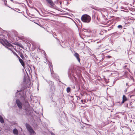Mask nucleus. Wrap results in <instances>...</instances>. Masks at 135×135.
Instances as JSON below:
<instances>
[{
    "instance_id": "1",
    "label": "nucleus",
    "mask_w": 135,
    "mask_h": 135,
    "mask_svg": "<svg viewBox=\"0 0 135 135\" xmlns=\"http://www.w3.org/2000/svg\"><path fill=\"white\" fill-rule=\"evenodd\" d=\"M0 42L3 45L7 46V48L12 51L13 48V46L5 39H0Z\"/></svg>"
},
{
    "instance_id": "2",
    "label": "nucleus",
    "mask_w": 135,
    "mask_h": 135,
    "mask_svg": "<svg viewBox=\"0 0 135 135\" xmlns=\"http://www.w3.org/2000/svg\"><path fill=\"white\" fill-rule=\"evenodd\" d=\"M82 21L86 23L89 22L91 20V17L87 15H84L81 17Z\"/></svg>"
},
{
    "instance_id": "3",
    "label": "nucleus",
    "mask_w": 135,
    "mask_h": 135,
    "mask_svg": "<svg viewBox=\"0 0 135 135\" xmlns=\"http://www.w3.org/2000/svg\"><path fill=\"white\" fill-rule=\"evenodd\" d=\"M26 127L28 131L30 133V135H35V131L32 129L30 126L28 124H26Z\"/></svg>"
},
{
    "instance_id": "4",
    "label": "nucleus",
    "mask_w": 135,
    "mask_h": 135,
    "mask_svg": "<svg viewBox=\"0 0 135 135\" xmlns=\"http://www.w3.org/2000/svg\"><path fill=\"white\" fill-rule=\"evenodd\" d=\"M16 103L18 107L20 109H22V104L19 100H16Z\"/></svg>"
},
{
    "instance_id": "5",
    "label": "nucleus",
    "mask_w": 135,
    "mask_h": 135,
    "mask_svg": "<svg viewBox=\"0 0 135 135\" xmlns=\"http://www.w3.org/2000/svg\"><path fill=\"white\" fill-rule=\"evenodd\" d=\"M48 3L51 6H53L54 4L51 0H46Z\"/></svg>"
},
{
    "instance_id": "6",
    "label": "nucleus",
    "mask_w": 135,
    "mask_h": 135,
    "mask_svg": "<svg viewBox=\"0 0 135 135\" xmlns=\"http://www.w3.org/2000/svg\"><path fill=\"white\" fill-rule=\"evenodd\" d=\"M74 56L76 58L79 62H80V60L79 55L76 52L74 54Z\"/></svg>"
},
{
    "instance_id": "7",
    "label": "nucleus",
    "mask_w": 135,
    "mask_h": 135,
    "mask_svg": "<svg viewBox=\"0 0 135 135\" xmlns=\"http://www.w3.org/2000/svg\"><path fill=\"white\" fill-rule=\"evenodd\" d=\"M127 99L125 96L124 95H123V100L122 102V103L123 104L124 103V102L127 101Z\"/></svg>"
},
{
    "instance_id": "8",
    "label": "nucleus",
    "mask_w": 135,
    "mask_h": 135,
    "mask_svg": "<svg viewBox=\"0 0 135 135\" xmlns=\"http://www.w3.org/2000/svg\"><path fill=\"white\" fill-rule=\"evenodd\" d=\"M19 61H20V63H21V64L22 65L23 67H24V66H25V64H24V62L20 58L19 59Z\"/></svg>"
},
{
    "instance_id": "9",
    "label": "nucleus",
    "mask_w": 135,
    "mask_h": 135,
    "mask_svg": "<svg viewBox=\"0 0 135 135\" xmlns=\"http://www.w3.org/2000/svg\"><path fill=\"white\" fill-rule=\"evenodd\" d=\"M13 133L17 135L18 134V132L17 129H15L13 130Z\"/></svg>"
},
{
    "instance_id": "10",
    "label": "nucleus",
    "mask_w": 135,
    "mask_h": 135,
    "mask_svg": "<svg viewBox=\"0 0 135 135\" xmlns=\"http://www.w3.org/2000/svg\"><path fill=\"white\" fill-rule=\"evenodd\" d=\"M0 122L2 123H4V121L3 118L1 115H0Z\"/></svg>"
},
{
    "instance_id": "11",
    "label": "nucleus",
    "mask_w": 135,
    "mask_h": 135,
    "mask_svg": "<svg viewBox=\"0 0 135 135\" xmlns=\"http://www.w3.org/2000/svg\"><path fill=\"white\" fill-rule=\"evenodd\" d=\"M70 87H68L67 88L66 91H67V92L68 93H69L70 91Z\"/></svg>"
},
{
    "instance_id": "12",
    "label": "nucleus",
    "mask_w": 135,
    "mask_h": 135,
    "mask_svg": "<svg viewBox=\"0 0 135 135\" xmlns=\"http://www.w3.org/2000/svg\"><path fill=\"white\" fill-rule=\"evenodd\" d=\"M118 28H122V26L121 25H119L118 26Z\"/></svg>"
},
{
    "instance_id": "13",
    "label": "nucleus",
    "mask_w": 135,
    "mask_h": 135,
    "mask_svg": "<svg viewBox=\"0 0 135 135\" xmlns=\"http://www.w3.org/2000/svg\"><path fill=\"white\" fill-rule=\"evenodd\" d=\"M81 102L83 103V100H81Z\"/></svg>"
},
{
    "instance_id": "14",
    "label": "nucleus",
    "mask_w": 135,
    "mask_h": 135,
    "mask_svg": "<svg viewBox=\"0 0 135 135\" xmlns=\"http://www.w3.org/2000/svg\"><path fill=\"white\" fill-rule=\"evenodd\" d=\"M13 52V53H14V54H15H15H16V52Z\"/></svg>"
},
{
    "instance_id": "15",
    "label": "nucleus",
    "mask_w": 135,
    "mask_h": 135,
    "mask_svg": "<svg viewBox=\"0 0 135 135\" xmlns=\"http://www.w3.org/2000/svg\"><path fill=\"white\" fill-rule=\"evenodd\" d=\"M13 52V53H14V54H15H15H16V52Z\"/></svg>"
}]
</instances>
